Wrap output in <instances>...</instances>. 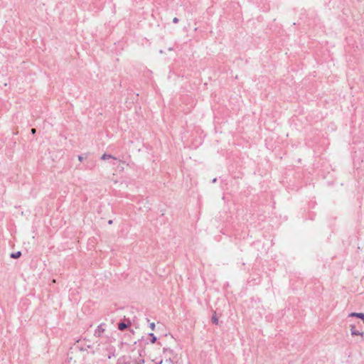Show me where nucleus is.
<instances>
[{"label":"nucleus","mask_w":364,"mask_h":364,"mask_svg":"<svg viewBox=\"0 0 364 364\" xmlns=\"http://www.w3.org/2000/svg\"><path fill=\"white\" fill-rule=\"evenodd\" d=\"M212 320H213V323H215L218 324V318H216L215 316H213V317L212 318Z\"/></svg>","instance_id":"0eeeda50"},{"label":"nucleus","mask_w":364,"mask_h":364,"mask_svg":"<svg viewBox=\"0 0 364 364\" xmlns=\"http://www.w3.org/2000/svg\"><path fill=\"white\" fill-rule=\"evenodd\" d=\"M102 160H107V159H111L112 160V164L115 166H121V168L123 169V166L122 165L124 164L123 161H122L121 160L115 158V157H113L111 155H108V154H104L102 155Z\"/></svg>","instance_id":"f257e3e1"},{"label":"nucleus","mask_w":364,"mask_h":364,"mask_svg":"<svg viewBox=\"0 0 364 364\" xmlns=\"http://www.w3.org/2000/svg\"><path fill=\"white\" fill-rule=\"evenodd\" d=\"M31 133L32 134H35L36 133V129H31Z\"/></svg>","instance_id":"9b49d317"},{"label":"nucleus","mask_w":364,"mask_h":364,"mask_svg":"<svg viewBox=\"0 0 364 364\" xmlns=\"http://www.w3.org/2000/svg\"><path fill=\"white\" fill-rule=\"evenodd\" d=\"M349 316L358 318L359 319H361L364 323V314L363 313L353 312L349 314Z\"/></svg>","instance_id":"7ed1b4c3"},{"label":"nucleus","mask_w":364,"mask_h":364,"mask_svg":"<svg viewBox=\"0 0 364 364\" xmlns=\"http://www.w3.org/2000/svg\"><path fill=\"white\" fill-rule=\"evenodd\" d=\"M150 336L152 337L151 343H154L156 341V338L154 336L153 333H150Z\"/></svg>","instance_id":"423d86ee"},{"label":"nucleus","mask_w":364,"mask_h":364,"mask_svg":"<svg viewBox=\"0 0 364 364\" xmlns=\"http://www.w3.org/2000/svg\"><path fill=\"white\" fill-rule=\"evenodd\" d=\"M21 252H16L12 253L11 255V257L12 258L16 259V258H18L21 256Z\"/></svg>","instance_id":"39448f33"},{"label":"nucleus","mask_w":364,"mask_h":364,"mask_svg":"<svg viewBox=\"0 0 364 364\" xmlns=\"http://www.w3.org/2000/svg\"><path fill=\"white\" fill-rule=\"evenodd\" d=\"M350 333H351L352 336H363V333L356 330L355 329V326L353 325V324L350 325Z\"/></svg>","instance_id":"f03ea898"},{"label":"nucleus","mask_w":364,"mask_h":364,"mask_svg":"<svg viewBox=\"0 0 364 364\" xmlns=\"http://www.w3.org/2000/svg\"><path fill=\"white\" fill-rule=\"evenodd\" d=\"M150 328H151L152 331H154V330H155V323H150Z\"/></svg>","instance_id":"6e6552de"},{"label":"nucleus","mask_w":364,"mask_h":364,"mask_svg":"<svg viewBox=\"0 0 364 364\" xmlns=\"http://www.w3.org/2000/svg\"><path fill=\"white\" fill-rule=\"evenodd\" d=\"M78 159H79V161H82L83 159L81 156H79Z\"/></svg>","instance_id":"9d476101"},{"label":"nucleus","mask_w":364,"mask_h":364,"mask_svg":"<svg viewBox=\"0 0 364 364\" xmlns=\"http://www.w3.org/2000/svg\"><path fill=\"white\" fill-rule=\"evenodd\" d=\"M173 21L174 23H177V22L178 21V19L177 18H174L173 19Z\"/></svg>","instance_id":"1a4fd4ad"},{"label":"nucleus","mask_w":364,"mask_h":364,"mask_svg":"<svg viewBox=\"0 0 364 364\" xmlns=\"http://www.w3.org/2000/svg\"><path fill=\"white\" fill-rule=\"evenodd\" d=\"M129 325L124 323H119L118 324V328L120 330V331H123Z\"/></svg>","instance_id":"20e7f679"}]
</instances>
